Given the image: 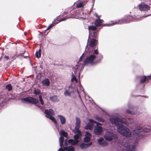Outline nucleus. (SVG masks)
I'll return each mask as SVG.
<instances>
[{
	"instance_id": "1",
	"label": "nucleus",
	"mask_w": 151,
	"mask_h": 151,
	"mask_svg": "<svg viewBox=\"0 0 151 151\" xmlns=\"http://www.w3.org/2000/svg\"><path fill=\"white\" fill-rule=\"evenodd\" d=\"M109 121L113 125L117 127V130L119 133L127 137L132 138L138 141L142 140L151 131V127L145 128L142 127L141 124H137L135 126V129L132 131V134L130 130L123 125L127 124L126 119L117 115L111 117Z\"/></svg>"
},
{
	"instance_id": "2",
	"label": "nucleus",
	"mask_w": 151,
	"mask_h": 151,
	"mask_svg": "<svg viewBox=\"0 0 151 151\" xmlns=\"http://www.w3.org/2000/svg\"><path fill=\"white\" fill-rule=\"evenodd\" d=\"M141 18L139 16L133 17L129 16L125 17V18L116 21H111V23H109L105 24L106 26H111L114 25L118 24H122L124 23H128L130 22L131 21H137L140 20Z\"/></svg>"
},
{
	"instance_id": "3",
	"label": "nucleus",
	"mask_w": 151,
	"mask_h": 151,
	"mask_svg": "<svg viewBox=\"0 0 151 151\" xmlns=\"http://www.w3.org/2000/svg\"><path fill=\"white\" fill-rule=\"evenodd\" d=\"M86 53L87 57L83 62L84 64L94 63V60L96 57V55L98 53V50H93V48L91 47L88 48Z\"/></svg>"
},
{
	"instance_id": "4",
	"label": "nucleus",
	"mask_w": 151,
	"mask_h": 151,
	"mask_svg": "<svg viewBox=\"0 0 151 151\" xmlns=\"http://www.w3.org/2000/svg\"><path fill=\"white\" fill-rule=\"evenodd\" d=\"M120 147L121 150L123 151H135V146L130 144V142H115Z\"/></svg>"
},
{
	"instance_id": "5",
	"label": "nucleus",
	"mask_w": 151,
	"mask_h": 151,
	"mask_svg": "<svg viewBox=\"0 0 151 151\" xmlns=\"http://www.w3.org/2000/svg\"><path fill=\"white\" fill-rule=\"evenodd\" d=\"M117 137L116 135L114 134L113 132H107V133L104 135V138L101 137L97 139V142H103L104 140L109 141H116Z\"/></svg>"
},
{
	"instance_id": "6",
	"label": "nucleus",
	"mask_w": 151,
	"mask_h": 151,
	"mask_svg": "<svg viewBox=\"0 0 151 151\" xmlns=\"http://www.w3.org/2000/svg\"><path fill=\"white\" fill-rule=\"evenodd\" d=\"M45 113L47 117L51 120L55 124H57V123L54 117H52L54 114V112L52 109H50L49 110L46 109Z\"/></svg>"
},
{
	"instance_id": "7",
	"label": "nucleus",
	"mask_w": 151,
	"mask_h": 151,
	"mask_svg": "<svg viewBox=\"0 0 151 151\" xmlns=\"http://www.w3.org/2000/svg\"><path fill=\"white\" fill-rule=\"evenodd\" d=\"M22 101L23 103L27 102L34 104H36L38 102V100L37 99L31 97L24 98L22 99Z\"/></svg>"
},
{
	"instance_id": "8",
	"label": "nucleus",
	"mask_w": 151,
	"mask_h": 151,
	"mask_svg": "<svg viewBox=\"0 0 151 151\" xmlns=\"http://www.w3.org/2000/svg\"><path fill=\"white\" fill-rule=\"evenodd\" d=\"M93 123H95L97 125H102L101 123H98L96 121H94L92 119H89V123L86 124L84 128L87 129H89L92 130L93 126Z\"/></svg>"
},
{
	"instance_id": "9",
	"label": "nucleus",
	"mask_w": 151,
	"mask_h": 151,
	"mask_svg": "<svg viewBox=\"0 0 151 151\" xmlns=\"http://www.w3.org/2000/svg\"><path fill=\"white\" fill-rule=\"evenodd\" d=\"M78 142H64L65 145V150L66 151H75V148L72 145L68 146L70 144L71 145H77Z\"/></svg>"
},
{
	"instance_id": "10",
	"label": "nucleus",
	"mask_w": 151,
	"mask_h": 151,
	"mask_svg": "<svg viewBox=\"0 0 151 151\" xmlns=\"http://www.w3.org/2000/svg\"><path fill=\"white\" fill-rule=\"evenodd\" d=\"M73 132L75 134V135L74 136L75 142H79L82 136L81 131L79 130L74 129Z\"/></svg>"
},
{
	"instance_id": "11",
	"label": "nucleus",
	"mask_w": 151,
	"mask_h": 151,
	"mask_svg": "<svg viewBox=\"0 0 151 151\" xmlns=\"http://www.w3.org/2000/svg\"><path fill=\"white\" fill-rule=\"evenodd\" d=\"M84 56V53H83L81 56L80 57L79 60V62H80L82 60L83 57ZM83 66H84L83 64H80L79 62H78L77 64L75 67V68L76 69L75 71L76 72H78L79 70L82 68L83 67Z\"/></svg>"
},
{
	"instance_id": "12",
	"label": "nucleus",
	"mask_w": 151,
	"mask_h": 151,
	"mask_svg": "<svg viewBox=\"0 0 151 151\" xmlns=\"http://www.w3.org/2000/svg\"><path fill=\"white\" fill-rule=\"evenodd\" d=\"M103 132V129L101 127L97 126L95 127L93 131L94 134L98 135H100Z\"/></svg>"
},
{
	"instance_id": "13",
	"label": "nucleus",
	"mask_w": 151,
	"mask_h": 151,
	"mask_svg": "<svg viewBox=\"0 0 151 151\" xmlns=\"http://www.w3.org/2000/svg\"><path fill=\"white\" fill-rule=\"evenodd\" d=\"M140 10L141 11H146L149 10L150 9V6L147 4L142 3L139 5Z\"/></svg>"
},
{
	"instance_id": "14",
	"label": "nucleus",
	"mask_w": 151,
	"mask_h": 151,
	"mask_svg": "<svg viewBox=\"0 0 151 151\" xmlns=\"http://www.w3.org/2000/svg\"><path fill=\"white\" fill-rule=\"evenodd\" d=\"M73 92V88L72 87H69L68 89H66L65 90L64 94L65 96H70Z\"/></svg>"
},
{
	"instance_id": "15",
	"label": "nucleus",
	"mask_w": 151,
	"mask_h": 151,
	"mask_svg": "<svg viewBox=\"0 0 151 151\" xmlns=\"http://www.w3.org/2000/svg\"><path fill=\"white\" fill-rule=\"evenodd\" d=\"M91 137V134L88 131L86 132L85 137L84 138V142H90Z\"/></svg>"
},
{
	"instance_id": "16",
	"label": "nucleus",
	"mask_w": 151,
	"mask_h": 151,
	"mask_svg": "<svg viewBox=\"0 0 151 151\" xmlns=\"http://www.w3.org/2000/svg\"><path fill=\"white\" fill-rule=\"evenodd\" d=\"M151 79V76H142L141 77L140 83H145L146 81H148L149 79Z\"/></svg>"
},
{
	"instance_id": "17",
	"label": "nucleus",
	"mask_w": 151,
	"mask_h": 151,
	"mask_svg": "<svg viewBox=\"0 0 151 151\" xmlns=\"http://www.w3.org/2000/svg\"><path fill=\"white\" fill-rule=\"evenodd\" d=\"M97 43V41L94 39H91L90 42V44L89 46L90 47L89 48L91 47L93 48V50L94 48L93 46L96 45Z\"/></svg>"
},
{
	"instance_id": "18",
	"label": "nucleus",
	"mask_w": 151,
	"mask_h": 151,
	"mask_svg": "<svg viewBox=\"0 0 151 151\" xmlns=\"http://www.w3.org/2000/svg\"><path fill=\"white\" fill-rule=\"evenodd\" d=\"M58 117L59 118L62 124H64L66 123V120L64 116L61 115H58Z\"/></svg>"
},
{
	"instance_id": "19",
	"label": "nucleus",
	"mask_w": 151,
	"mask_h": 151,
	"mask_svg": "<svg viewBox=\"0 0 151 151\" xmlns=\"http://www.w3.org/2000/svg\"><path fill=\"white\" fill-rule=\"evenodd\" d=\"M76 126L75 128L74 129H76L77 130H79V128L80 126L81 121L79 118L78 117L76 118Z\"/></svg>"
},
{
	"instance_id": "20",
	"label": "nucleus",
	"mask_w": 151,
	"mask_h": 151,
	"mask_svg": "<svg viewBox=\"0 0 151 151\" xmlns=\"http://www.w3.org/2000/svg\"><path fill=\"white\" fill-rule=\"evenodd\" d=\"M103 20L99 19H96L95 22V24L96 26L98 27L102 25Z\"/></svg>"
},
{
	"instance_id": "21",
	"label": "nucleus",
	"mask_w": 151,
	"mask_h": 151,
	"mask_svg": "<svg viewBox=\"0 0 151 151\" xmlns=\"http://www.w3.org/2000/svg\"><path fill=\"white\" fill-rule=\"evenodd\" d=\"M92 144V142H90V143L87 144L82 143L81 144L80 146L81 148L84 149L88 147L91 145Z\"/></svg>"
},
{
	"instance_id": "22",
	"label": "nucleus",
	"mask_w": 151,
	"mask_h": 151,
	"mask_svg": "<svg viewBox=\"0 0 151 151\" xmlns=\"http://www.w3.org/2000/svg\"><path fill=\"white\" fill-rule=\"evenodd\" d=\"M60 146L61 147L59 149L58 151H65V145L64 142H60Z\"/></svg>"
},
{
	"instance_id": "23",
	"label": "nucleus",
	"mask_w": 151,
	"mask_h": 151,
	"mask_svg": "<svg viewBox=\"0 0 151 151\" xmlns=\"http://www.w3.org/2000/svg\"><path fill=\"white\" fill-rule=\"evenodd\" d=\"M50 100L53 102H57L59 101L57 96L55 95L50 97Z\"/></svg>"
},
{
	"instance_id": "24",
	"label": "nucleus",
	"mask_w": 151,
	"mask_h": 151,
	"mask_svg": "<svg viewBox=\"0 0 151 151\" xmlns=\"http://www.w3.org/2000/svg\"><path fill=\"white\" fill-rule=\"evenodd\" d=\"M42 84L44 86H48L50 85V81L48 79L43 80L42 81Z\"/></svg>"
},
{
	"instance_id": "25",
	"label": "nucleus",
	"mask_w": 151,
	"mask_h": 151,
	"mask_svg": "<svg viewBox=\"0 0 151 151\" xmlns=\"http://www.w3.org/2000/svg\"><path fill=\"white\" fill-rule=\"evenodd\" d=\"M86 3V2H80L76 5V7L77 8L82 7Z\"/></svg>"
},
{
	"instance_id": "26",
	"label": "nucleus",
	"mask_w": 151,
	"mask_h": 151,
	"mask_svg": "<svg viewBox=\"0 0 151 151\" xmlns=\"http://www.w3.org/2000/svg\"><path fill=\"white\" fill-rule=\"evenodd\" d=\"M95 118L96 120L98 121L99 122H104V119L101 117H99L98 116H95Z\"/></svg>"
},
{
	"instance_id": "27",
	"label": "nucleus",
	"mask_w": 151,
	"mask_h": 151,
	"mask_svg": "<svg viewBox=\"0 0 151 151\" xmlns=\"http://www.w3.org/2000/svg\"><path fill=\"white\" fill-rule=\"evenodd\" d=\"M96 27L93 25L89 26L88 27V30L89 31V33L90 32V30H94L96 29Z\"/></svg>"
},
{
	"instance_id": "28",
	"label": "nucleus",
	"mask_w": 151,
	"mask_h": 151,
	"mask_svg": "<svg viewBox=\"0 0 151 151\" xmlns=\"http://www.w3.org/2000/svg\"><path fill=\"white\" fill-rule=\"evenodd\" d=\"M41 50L39 49V50L37 51L35 53L36 57L37 58H40L41 56Z\"/></svg>"
},
{
	"instance_id": "29",
	"label": "nucleus",
	"mask_w": 151,
	"mask_h": 151,
	"mask_svg": "<svg viewBox=\"0 0 151 151\" xmlns=\"http://www.w3.org/2000/svg\"><path fill=\"white\" fill-rule=\"evenodd\" d=\"M60 134L61 135L65 137H67L68 136L67 133L63 130H61L60 132Z\"/></svg>"
},
{
	"instance_id": "30",
	"label": "nucleus",
	"mask_w": 151,
	"mask_h": 151,
	"mask_svg": "<svg viewBox=\"0 0 151 151\" xmlns=\"http://www.w3.org/2000/svg\"><path fill=\"white\" fill-rule=\"evenodd\" d=\"M98 144L104 147L108 145L107 142H98Z\"/></svg>"
},
{
	"instance_id": "31",
	"label": "nucleus",
	"mask_w": 151,
	"mask_h": 151,
	"mask_svg": "<svg viewBox=\"0 0 151 151\" xmlns=\"http://www.w3.org/2000/svg\"><path fill=\"white\" fill-rule=\"evenodd\" d=\"M6 88L8 91H11L12 89V86L10 84H9L6 86Z\"/></svg>"
},
{
	"instance_id": "32",
	"label": "nucleus",
	"mask_w": 151,
	"mask_h": 151,
	"mask_svg": "<svg viewBox=\"0 0 151 151\" xmlns=\"http://www.w3.org/2000/svg\"><path fill=\"white\" fill-rule=\"evenodd\" d=\"M74 80L76 81V82H78V80L76 79L75 76L73 73L72 75L71 81H73Z\"/></svg>"
},
{
	"instance_id": "33",
	"label": "nucleus",
	"mask_w": 151,
	"mask_h": 151,
	"mask_svg": "<svg viewBox=\"0 0 151 151\" xmlns=\"http://www.w3.org/2000/svg\"><path fill=\"white\" fill-rule=\"evenodd\" d=\"M39 100L42 105H43L44 104V101L42 99V97L41 95L39 96Z\"/></svg>"
},
{
	"instance_id": "34",
	"label": "nucleus",
	"mask_w": 151,
	"mask_h": 151,
	"mask_svg": "<svg viewBox=\"0 0 151 151\" xmlns=\"http://www.w3.org/2000/svg\"><path fill=\"white\" fill-rule=\"evenodd\" d=\"M127 113L129 114H137L136 112H135L134 111H131L129 110H127Z\"/></svg>"
},
{
	"instance_id": "35",
	"label": "nucleus",
	"mask_w": 151,
	"mask_h": 151,
	"mask_svg": "<svg viewBox=\"0 0 151 151\" xmlns=\"http://www.w3.org/2000/svg\"><path fill=\"white\" fill-rule=\"evenodd\" d=\"M55 24H51L47 28V29H46L45 30V31H46L47 30L49 29L50 28H51Z\"/></svg>"
},
{
	"instance_id": "36",
	"label": "nucleus",
	"mask_w": 151,
	"mask_h": 151,
	"mask_svg": "<svg viewBox=\"0 0 151 151\" xmlns=\"http://www.w3.org/2000/svg\"><path fill=\"white\" fill-rule=\"evenodd\" d=\"M40 91L36 90L35 89L34 91V94L35 95H37L40 93Z\"/></svg>"
},
{
	"instance_id": "37",
	"label": "nucleus",
	"mask_w": 151,
	"mask_h": 151,
	"mask_svg": "<svg viewBox=\"0 0 151 151\" xmlns=\"http://www.w3.org/2000/svg\"><path fill=\"white\" fill-rule=\"evenodd\" d=\"M71 17H67V18H62V19H61L59 22H56L55 23V24H57L58 23V22H60L61 21H64V20H65L66 19H68V18H71Z\"/></svg>"
},
{
	"instance_id": "38",
	"label": "nucleus",
	"mask_w": 151,
	"mask_h": 151,
	"mask_svg": "<svg viewBox=\"0 0 151 151\" xmlns=\"http://www.w3.org/2000/svg\"><path fill=\"white\" fill-rule=\"evenodd\" d=\"M93 35H92L93 37H96L97 35V32L95 31L93 32Z\"/></svg>"
},
{
	"instance_id": "39",
	"label": "nucleus",
	"mask_w": 151,
	"mask_h": 151,
	"mask_svg": "<svg viewBox=\"0 0 151 151\" xmlns=\"http://www.w3.org/2000/svg\"><path fill=\"white\" fill-rule=\"evenodd\" d=\"M64 138L63 137H61L59 138V142H63Z\"/></svg>"
},
{
	"instance_id": "40",
	"label": "nucleus",
	"mask_w": 151,
	"mask_h": 151,
	"mask_svg": "<svg viewBox=\"0 0 151 151\" xmlns=\"http://www.w3.org/2000/svg\"><path fill=\"white\" fill-rule=\"evenodd\" d=\"M94 15L97 17H101V16H98L97 15V14L96 13H95L94 14Z\"/></svg>"
},
{
	"instance_id": "41",
	"label": "nucleus",
	"mask_w": 151,
	"mask_h": 151,
	"mask_svg": "<svg viewBox=\"0 0 151 151\" xmlns=\"http://www.w3.org/2000/svg\"><path fill=\"white\" fill-rule=\"evenodd\" d=\"M4 58L6 60H8L9 59V57L8 56H5L4 57Z\"/></svg>"
},
{
	"instance_id": "42",
	"label": "nucleus",
	"mask_w": 151,
	"mask_h": 151,
	"mask_svg": "<svg viewBox=\"0 0 151 151\" xmlns=\"http://www.w3.org/2000/svg\"><path fill=\"white\" fill-rule=\"evenodd\" d=\"M78 19H86V18L85 17H78Z\"/></svg>"
},
{
	"instance_id": "43",
	"label": "nucleus",
	"mask_w": 151,
	"mask_h": 151,
	"mask_svg": "<svg viewBox=\"0 0 151 151\" xmlns=\"http://www.w3.org/2000/svg\"><path fill=\"white\" fill-rule=\"evenodd\" d=\"M151 16V14H150V15H147L146 16H145V17H147V16Z\"/></svg>"
},
{
	"instance_id": "44",
	"label": "nucleus",
	"mask_w": 151,
	"mask_h": 151,
	"mask_svg": "<svg viewBox=\"0 0 151 151\" xmlns=\"http://www.w3.org/2000/svg\"><path fill=\"white\" fill-rule=\"evenodd\" d=\"M24 34L25 35H26V33L25 32H24Z\"/></svg>"
},
{
	"instance_id": "45",
	"label": "nucleus",
	"mask_w": 151,
	"mask_h": 151,
	"mask_svg": "<svg viewBox=\"0 0 151 151\" xmlns=\"http://www.w3.org/2000/svg\"><path fill=\"white\" fill-rule=\"evenodd\" d=\"M145 97H146V98H148V96H145Z\"/></svg>"
},
{
	"instance_id": "46",
	"label": "nucleus",
	"mask_w": 151,
	"mask_h": 151,
	"mask_svg": "<svg viewBox=\"0 0 151 151\" xmlns=\"http://www.w3.org/2000/svg\"><path fill=\"white\" fill-rule=\"evenodd\" d=\"M37 106L39 107V108H40V106H38V105H37Z\"/></svg>"
},
{
	"instance_id": "47",
	"label": "nucleus",
	"mask_w": 151,
	"mask_h": 151,
	"mask_svg": "<svg viewBox=\"0 0 151 151\" xmlns=\"http://www.w3.org/2000/svg\"><path fill=\"white\" fill-rule=\"evenodd\" d=\"M68 142H71V141H70V140H69L68 141Z\"/></svg>"
}]
</instances>
